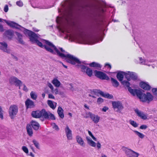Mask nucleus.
I'll return each mask as SVG.
<instances>
[{
	"instance_id": "obj_1",
	"label": "nucleus",
	"mask_w": 157,
	"mask_h": 157,
	"mask_svg": "<svg viewBox=\"0 0 157 157\" xmlns=\"http://www.w3.org/2000/svg\"><path fill=\"white\" fill-rule=\"evenodd\" d=\"M25 32L29 36L30 41L33 43H36L40 47L44 48L47 51L52 54H55L53 50L51 48H53L56 52L57 54L62 58H65L67 62L73 65L81 64V62L79 60L73 56L69 54L65 55L63 53H60L56 47L49 41L45 40H44V43L48 46V47L45 45H43L42 43L37 39L39 36L37 34L35 33L28 29H26L25 30Z\"/></svg>"
},
{
	"instance_id": "obj_2",
	"label": "nucleus",
	"mask_w": 157,
	"mask_h": 157,
	"mask_svg": "<svg viewBox=\"0 0 157 157\" xmlns=\"http://www.w3.org/2000/svg\"><path fill=\"white\" fill-rule=\"evenodd\" d=\"M121 82V84L123 85L128 88V91L132 94L133 96L136 95L142 102H147L149 103L153 100V97L150 93L147 92L146 94L143 93L139 90L132 89L130 87V83L128 81L124 80Z\"/></svg>"
},
{
	"instance_id": "obj_3",
	"label": "nucleus",
	"mask_w": 157,
	"mask_h": 157,
	"mask_svg": "<svg viewBox=\"0 0 157 157\" xmlns=\"http://www.w3.org/2000/svg\"><path fill=\"white\" fill-rule=\"evenodd\" d=\"M33 117L36 118L42 117L46 119L55 120L56 118L54 115L49 112H47L45 109H42L41 111L36 110L32 112Z\"/></svg>"
},
{
	"instance_id": "obj_4",
	"label": "nucleus",
	"mask_w": 157,
	"mask_h": 157,
	"mask_svg": "<svg viewBox=\"0 0 157 157\" xmlns=\"http://www.w3.org/2000/svg\"><path fill=\"white\" fill-rule=\"evenodd\" d=\"M94 73L96 77L101 80H108L109 79L108 76L102 71L95 70L94 71Z\"/></svg>"
},
{
	"instance_id": "obj_5",
	"label": "nucleus",
	"mask_w": 157,
	"mask_h": 157,
	"mask_svg": "<svg viewBox=\"0 0 157 157\" xmlns=\"http://www.w3.org/2000/svg\"><path fill=\"white\" fill-rule=\"evenodd\" d=\"M18 110V107L16 105H11L9 108V116L12 119L14 118V117L17 113Z\"/></svg>"
},
{
	"instance_id": "obj_6",
	"label": "nucleus",
	"mask_w": 157,
	"mask_h": 157,
	"mask_svg": "<svg viewBox=\"0 0 157 157\" xmlns=\"http://www.w3.org/2000/svg\"><path fill=\"white\" fill-rule=\"evenodd\" d=\"M86 114L87 116L85 117V118H87L90 117L93 121L95 123H97L99 122L100 117L98 115L93 114L90 112L86 113Z\"/></svg>"
},
{
	"instance_id": "obj_7",
	"label": "nucleus",
	"mask_w": 157,
	"mask_h": 157,
	"mask_svg": "<svg viewBox=\"0 0 157 157\" xmlns=\"http://www.w3.org/2000/svg\"><path fill=\"white\" fill-rule=\"evenodd\" d=\"M9 82L10 83L15 84L16 86H19V89H20V86L22 84L21 80L15 77H11L9 79Z\"/></svg>"
},
{
	"instance_id": "obj_8",
	"label": "nucleus",
	"mask_w": 157,
	"mask_h": 157,
	"mask_svg": "<svg viewBox=\"0 0 157 157\" xmlns=\"http://www.w3.org/2000/svg\"><path fill=\"white\" fill-rule=\"evenodd\" d=\"M112 104L114 109H117L116 111L119 112L123 109V106L122 103L119 101H113Z\"/></svg>"
},
{
	"instance_id": "obj_9",
	"label": "nucleus",
	"mask_w": 157,
	"mask_h": 157,
	"mask_svg": "<svg viewBox=\"0 0 157 157\" xmlns=\"http://www.w3.org/2000/svg\"><path fill=\"white\" fill-rule=\"evenodd\" d=\"M137 75L133 72L128 71L126 75V78L128 81H130L131 79L136 80L137 79Z\"/></svg>"
},
{
	"instance_id": "obj_10",
	"label": "nucleus",
	"mask_w": 157,
	"mask_h": 157,
	"mask_svg": "<svg viewBox=\"0 0 157 157\" xmlns=\"http://www.w3.org/2000/svg\"><path fill=\"white\" fill-rule=\"evenodd\" d=\"M125 154L128 157H138L139 154L130 149L126 150Z\"/></svg>"
},
{
	"instance_id": "obj_11",
	"label": "nucleus",
	"mask_w": 157,
	"mask_h": 157,
	"mask_svg": "<svg viewBox=\"0 0 157 157\" xmlns=\"http://www.w3.org/2000/svg\"><path fill=\"white\" fill-rule=\"evenodd\" d=\"M25 103L27 109L33 108L35 106L34 102L29 98L26 100Z\"/></svg>"
},
{
	"instance_id": "obj_12",
	"label": "nucleus",
	"mask_w": 157,
	"mask_h": 157,
	"mask_svg": "<svg viewBox=\"0 0 157 157\" xmlns=\"http://www.w3.org/2000/svg\"><path fill=\"white\" fill-rule=\"evenodd\" d=\"M65 131L67 139L70 140H71L72 139V132L67 125Z\"/></svg>"
},
{
	"instance_id": "obj_13",
	"label": "nucleus",
	"mask_w": 157,
	"mask_h": 157,
	"mask_svg": "<svg viewBox=\"0 0 157 157\" xmlns=\"http://www.w3.org/2000/svg\"><path fill=\"white\" fill-rule=\"evenodd\" d=\"M140 86L145 90H148L151 89L150 86L147 83L141 82L140 83Z\"/></svg>"
},
{
	"instance_id": "obj_14",
	"label": "nucleus",
	"mask_w": 157,
	"mask_h": 157,
	"mask_svg": "<svg viewBox=\"0 0 157 157\" xmlns=\"http://www.w3.org/2000/svg\"><path fill=\"white\" fill-rule=\"evenodd\" d=\"M127 73L123 71H120L117 73V77L119 81H121L123 80L124 76L126 78Z\"/></svg>"
},
{
	"instance_id": "obj_15",
	"label": "nucleus",
	"mask_w": 157,
	"mask_h": 157,
	"mask_svg": "<svg viewBox=\"0 0 157 157\" xmlns=\"http://www.w3.org/2000/svg\"><path fill=\"white\" fill-rule=\"evenodd\" d=\"M30 123L31 127H32L34 130H37L39 129L40 125L37 122L33 120L31 121Z\"/></svg>"
},
{
	"instance_id": "obj_16",
	"label": "nucleus",
	"mask_w": 157,
	"mask_h": 157,
	"mask_svg": "<svg viewBox=\"0 0 157 157\" xmlns=\"http://www.w3.org/2000/svg\"><path fill=\"white\" fill-rule=\"evenodd\" d=\"M26 129L28 135L30 136H32L33 134V132L31 124H27L26 126Z\"/></svg>"
},
{
	"instance_id": "obj_17",
	"label": "nucleus",
	"mask_w": 157,
	"mask_h": 157,
	"mask_svg": "<svg viewBox=\"0 0 157 157\" xmlns=\"http://www.w3.org/2000/svg\"><path fill=\"white\" fill-rule=\"evenodd\" d=\"M135 112L138 116L140 117L141 119L144 120H146L147 119V116L142 112L139 111L138 109L135 110Z\"/></svg>"
},
{
	"instance_id": "obj_18",
	"label": "nucleus",
	"mask_w": 157,
	"mask_h": 157,
	"mask_svg": "<svg viewBox=\"0 0 157 157\" xmlns=\"http://www.w3.org/2000/svg\"><path fill=\"white\" fill-rule=\"evenodd\" d=\"M5 35L8 38L11 39L13 35V32L11 30H8L5 31L4 33Z\"/></svg>"
},
{
	"instance_id": "obj_19",
	"label": "nucleus",
	"mask_w": 157,
	"mask_h": 157,
	"mask_svg": "<svg viewBox=\"0 0 157 157\" xmlns=\"http://www.w3.org/2000/svg\"><path fill=\"white\" fill-rule=\"evenodd\" d=\"M90 67L95 68L98 69H100L101 66L99 63L95 62H93L89 64Z\"/></svg>"
},
{
	"instance_id": "obj_20",
	"label": "nucleus",
	"mask_w": 157,
	"mask_h": 157,
	"mask_svg": "<svg viewBox=\"0 0 157 157\" xmlns=\"http://www.w3.org/2000/svg\"><path fill=\"white\" fill-rule=\"evenodd\" d=\"M0 44L1 46H0V49L2 50L3 51L7 52V44L5 42H1Z\"/></svg>"
},
{
	"instance_id": "obj_21",
	"label": "nucleus",
	"mask_w": 157,
	"mask_h": 157,
	"mask_svg": "<svg viewBox=\"0 0 157 157\" xmlns=\"http://www.w3.org/2000/svg\"><path fill=\"white\" fill-rule=\"evenodd\" d=\"M63 112V110L61 107L59 106L57 110V113L59 116L62 119H63L64 117Z\"/></svg>"
},
{
	"instance_id": "obj_22",
	"label": "nucleus",
	"mask_w": 157,
	"mask_h": 157,
	"mask_svg": "<svg viewBox=\"0 0 157 157\" xmlns=\"http://www.w3.org/2000/svg\"><path fill=\"white\" fill-rule=\"evenodd\" d=\"M111 82L112 86L115 87H117L119 86V83L117 81L112 77L111 78Z\"/></svg>"
},
{
	"instance_id": "obj_23",
	"label": "nucleus",
	"mask_w": 157,
	"mask_h": 157,
	"mask_svg": "<svg viewBox=\"0 0 157 157\" xmlns=\"http://www.w3.org/2000/svg\"><path fill=\"white\" fill-rule=\"evenodd\" d=\"M77 142L81 146H84V143L82 138L79 136H78L76 137Z\"/></svg>"
},
{
	"instance_id": "obj_24",
	"label": "nucleus",
	"mask_w": 157,
	"mask_h": 157,
	"mask_svg": "<svg viewBox=\"0 0 157 157\" xmlns=\"http://www.w3.org/2000/svg\"><path fill=\"white\" fill-rule=\"evenodd\" d=\"M52 83L56 87H59L61 84L60 82L56 78H54Z\"/></svg>"
},
{
	"instance_id": "obj_25",
	"label": "nucleus",
	"mask_w": 157,
	"mask_h": 157,
	"mask_svg": "<svg viewBox=\"0 0 157 157\" xmlns=\"http://www.w3.org/2000/svg\"><path fill=\"white\" fill-rule=\"evenodd\" d=\"M88 144L91 146L93 147H95L96 146V143L91 140H90L87 137H86Z\"/></svg>"
},
{
	"instance_id": "obj_26",
	"label": "nucleus",
	"mask_w": 157,
	"mask_h": 157,
	"mask_svg": "<svg viewBox=\"0 0 157 157\" xmlns=\"http://www.w3.org/2000/svg\"><path fill=\"white\" fill-rule=\"evenodd\" d=\"M6 23L8 25H9L11 27H12L13 28H17V27L18 26V25L15 22H13V21H10V22L7 21L6 22Z\"/></svg>"
},
{
	"instance_id": "obj_27",
	"label": "nucleus",
	"mask_w": 157,
	"mask_h": 157,
	"mask_svg": "<svg viewBox=\"0 0 157 157\" xmlns=\"http://www.w3.org/2000/svg\"><path fill=\"white\" fill-rule=\"evenodd\" d=\"M92 92L94 94L97 95L98 96H99V94L101 95V96L103 95V92L99 90H93Z\"/></svg>"
},
{
	"instance_id": "obj_28",
	"label": "nucleus",
	"mask_w": 157,
	"mask_h": 157,
	"mask_svg": "<svg viewBox=\"0 0 157 157\" xmlns=\"http://www.w3.org/2000/svg\"><path fill=\"white\" fill-rule=\"evenodd\" d=\"M85 72L86 74L90 77H91L93 74V71L92 70L88 67L87 68Z\"/></svg>"
},
{
	"instance_id": "obj_29",
	"label": "nucleus",
	"mask_w": 157,
	"mask_h": 157,
	"mask_svg": "<svg viewBox=\"0 0 157 157\" xmlns=\"http://www.w3.org/2000/svg\"><path fill=\"white\" fill-rule=\"evenodd\" d=\"M48 104L49 107L52 109H55L56 107V105L55 106L53 101L50 100L48 101Z\"/></svg>"
},
{
	"instance_id": "obj_30",
	"label": "nucleus",
	"mask_w": 157,
	"mask_h": 157,
	"mask_svg": "<svg viewBox=\"0 0 157 157\" xmlns=\"http://www.w3.org/2000/svg\"><path fill=\"white\" fill-rule=\"evenodd\" d=\"M134 132L141 139H143L145 136L144 135L143 133H141L138 131H134Z\"/></svg>"
},
{
	"instance_id": "obj_31",
	"label": "nucleus",
	"mask_w": 157,
	"mask_h": 157,
	"mask_svg": "<svg viewBox=\"0 0 157 157\" xmlns=\"http://www.w3.org/2000/svg\"><path fill=\"white\" fill-rule=\"evenodd\" d=\"M30 96L31 98L34 100H36L37 98V95L34 92L32 91L30 93Z\"/></svg>"
},
{
	"instance_id": "obj_32",
	"label": "nucleus",
	"mask_w": 157,
	"mask_h": 157,
	"mask_svg": "<svg viewBox=\"0 0 157 157\" xmlns=\"http://www.w3.org/2000/svg\"><path fill=\"white\" fill-rule=\"evenodd\" d=\"M102 96L107 98L112 99L113 98V95L109 94L107 93L106 94H105L103 92V95H102Z\"/></svg>"
},
{
	"instance_id": "obj_33",
	"label": "nucleus",
	"mask_w": 157,
	"mask_h": 157,
	"mask_svg": "<svg viewBox=\"0 0 157 157\" xmlns=\"http://www.w3.org/2000/svg\"><path fill=\"white\" fill-rule=\"evenodd\" d=\"M129 122L130 124L134 127L136 128L138 126V124L134 121L130 120L129 121Z\"/></svg>"
},
{
	"instance_id": "obj_34",
	"label": "nucleus",
	"mask_w": 157,
	"mask_h": 157,
	"mask_svg": "<svg viewBox=\"0 0 157 157\" xmlns=\"http://www.w3.org/2000/svg\"><path fill=\"white\" fill-rule=\"evenodd\" d=\"M17 36L18 39V40L19 42L21 44H23L24 42L22 39V35L20 33H18Z\"/></svg>"
},
{
	"instance_id": "obj_35",
	"label": "nucleus",
	"mask_w": 157,
	"mask_h": 157,
	"mask_svg": "<svg viewBox=\"0 0 157 157\" xmlns=\"http://www.w3.org/2000/svg\"><path fill=\"white\" fill-rule=\"evenodd\" d=\"M87 68H88V67L83 65L80 66V68L81 71L83 72H85Z\"/></svg>"
},
{
	"instance_id": "obj_36",
	"label": "nucleus",
	"mask_w": 157,
	"mask_h": 157,
	"mask_svg": "<svg viewBox=\"0 0 157 157\" xmlns=\"http://www.w3.org/2000/svg\"><path fill=\"white\" fill-rule=\"evenodd\" d=\"M33 142L36 148H39V144L35 140H33Z\"/></svg>"
},
{
	"instance_id": "obj_37",
	"label": "nucleus",
	"mask_w": 157,
	"mask_h": 157,
	"mask_svg": "<svg viewBox=\"0 0 157 157\" xmlns=\"http://www.w3.org/2000/svg\"><path fill=\"white\" fill-rule=\"evenodd\" d=\"M103 99L101 98H99L97 100V103L98 104H100L101 103L103 102Z\"/></svg>"
},
{
	"instance_id": "obj_38",
	"label": "nucleus",
	"mask_w": 157,
	"mask_h": 157,
	"mask_svg": "<svg viewBox=\"0 0 157 157\" xmlns=\"http://www.w3.org/2000/svg\"><path fill=\"white\" fill-rule=\"evenodd\" d=\"M22 150L26 153H28L29 152L27 148L26 147L24 146L22 147Z\"/></svg>"
},
{
	"instance_id": "obj_39",
	"label": "nucleus",
	"mask_w": 157,
	"mask_h": 157,
	"mask_svg": "<svg viewBox=\"0 0 157 157\" xmlns=\"http://www.w3.org/2000/svg\"><path fill=\"white\" fill-rule=\"evenodd\" d=\"M152 91L155 95L157 96V88H154L152 89Z\"/></svg>"
},
{
	"instance_id": "obj_40",
	"label": "nucleus",
	"mask_w": 157,
	"mask_h": 157,
	"mask_svg": "<svg viewBox=\"0 0 157 157\" xmlns=\"http://www.w3.org/2000/svg\"><path fill=\"white\" fill-rule=\"evenodd\" d=\"M17 5L19 6H23V2L21 1H18L16 2Z\"/></svg>"
},
{
	"instance_id": "obj_41",
	"label": "nucleus",
	"mask_w": 157,
	"mask_h": 157,
	"mask_svg": "<svg viewBox=\"0 0 157 157\" xmlns=\"http://www.w3.org/2000/svg\"><path fill=\"white\" fill-rule=\"evenodd\" d=\"M147 125L145 124H142L140 127V128L142 129H145L147 128Z\"/></svg>"
},
{
	"instance_id": "obj_42",
	"label": "nucleus",
	"mask_w": 157,
	"mask_h": 157,
	"mask_svg": "<svg viewBox=\"0 0 157 157\" xmlns=\"http://www.w3.org/2000/svg\"><path fill=\"white\" fill-rule=\"evenodd\" d=\"M8 9L9 8L8 5H5L4 9V12H7L8 10Z\"/></svg>"
},
{
	"instance_id": "obj_43",
	"label": "nucleus",
	"mask_w": 157,
	"mask_h": 157,
	"mask_svg": "<svg viewBox=\"0 0 157 157\" xmlns=\"http://www.w3.org/2000/svg\"><path fill=\"white\" fill-rule=\"evenodd\" d=\"M48 87L51 89L53 91L54 88L52 84L50 83H48Z\"/></svg>"
},
{
	"instance_id": "obj_44",
	"label": "nucleus",
	"mask_w": 157,
	"mask_h": 157,
	"mask_svg": "<svg viewBox=\"0 0 157 157\" xmlns=\"http://www.w3.org/2000/svg\"><path fill=\"white\" fill-rule=\"evenodd\" d=\"M105 67H107V68L109 69H110L111 68V66L110 64L109 63H106L105 65Z\"/></svg>"
},
{
	"instance_id": "obj_45",
	"label": "nucleus",
	"mask_w": 157,
	"mask_h": 157,
	"mask_svg": "<svg viewBox=\"0 0 157 157\" xmlns=\"http://www.w3.org/2000/svg\"><path fill=\"white\" fill-rule=\"evenodd\" d=\"M108 109V108L107 107L104 106L103 108L102 111L103 112H105Z\"/></svg>"
},
{
	"instance_id": "obj_46",
	"label": "nucleus",
	"mask_w": 157,
	"mask_h": 157,
	"mask_svg": "<svg viewBox=\"0 0 157 157\" xmlns=\"http://www.w3.org/2000/svg\"><path fill=\"white\" fill-rule=\"evenodd\" d=\"M54 125L53 128H55L56 130L58 131L59 130V128H58V126L56 125L55 123H54Z\"/></svg>"
},
{
	"instance_id": "obj_47",
	"label": "nucleus",
	"mask_w": 157,
	"mask_h": 157,
	"mask_svg": "<svg viewBox=\"0 0 157 157\" xmlns=\"http://www.w3.org/2000/svg\"><path fill=\"white\" fill-rule=\"evenodd\" d=\"M48 98H51L52 99H55V97L51 94H48Z\"/></svg>"
},
{
	"instance_id": "obj_48",
	"label": "nucleus",
	"mask_w": 157,
	"mask_h": 157,
	"mask_svg": "<svg viewBox=\"0 0 157 157\" xmlns=\"http://www.w3.org/2000/svg\"><path fill=\"white\" fill-rule=\"evenodd\" d=\"M101 144L99 142H98L97 144V146L98 149H100L101 147Z\"/></svg>"
},
{
	"instance_id": "obj_49",
	"label": "nucleus",
	"mask_w": 157,
	"mask_h": 157,
	"mask_svg": "<svg viewBox=\"0 0 157 157\" xmlns=\"http://www.w3.org/2000/svg\"><path fill=\"white\" fill-rule=\"evenodd\" d=\"M0 31L3 32L4 31V29L3 26L0 24Z\"/></svg>"
},
{
	"instance_id": "obj_50",
	"label": "nucleus",
	"mask_w": 157,
	"mask_h": 157,
	"mask_svg": "<svg viewBox=\"0 0 157 157\" xmlns=\"http://www.w3.org/2000/svg\"><path fill=\"white\" fill-rule=\"evenodd\" d=\"M23 86L24 88L23 89V90H24L25 91H27L28 90L27 89V88L26 86L25 85V84H23Z\"/></svg>"
},
{
	"instance_id": "obj_51",
	"label": "nucleus",
	"mask_w": 157,
	"mask_h": 157,
	"mask_svg": "<svg viewBox=\"0 0 157 157\" xmlns=\"http://www.w3.org/2000/svg\"><path fill=\"white\" fill-rule=\"evenodd\" d=\"M0 118L2 119H3V112L0 113Z\"/></svg>"
},
{
	"instance_id": "obj_52",
	"label": "nucleus",
	"mask_w": 157,
	"mask_h": 157,
	"mask_svg": "<svg viewBox=\"0 0 157 157\" xmlns=\"http://www.w3.org/2000/svg\"><path fill=\"white\" fill-rule=\"evenodd\" d=\"M54 91H55V94H58V90L56 88L55 89Z\"/></svg>"
},
{
	"instance_id": "obj_53",
	"label": "nucleus",
	"mask_w": 157,
	"mask_h": 157,
	"mask_svg": "<svg viewBox=\"0 0 157 157\" xmlns=\"http://www.w3.org/2000/svg\"><path fill=\"white\" fill-rule=\"evenodd\" d=\"M59 49H60V51L62 52H65V51L63 50L62 48H59Z\"/></svg>"
},
{
	"instance_id": "obj_54",
	"label": "nucleus",
	"mask_w": 157,
	"mask_h": 157,
	"mask_svg": "<svg viewBox=\"0 0 157 157\" xmlns=\"http://www.w3.org/2000/svg\"><path fill=\"white\" fill-rule=\"evenodd\" d=\"M92 138L95 141H97L96 138L93 135L92 136H91Z\"/></svg>"
},
{
	"instance_id": "obj_55",
	"label": "nucleus",
	"mask_w": 157,
	"mask_h": 157,
	"mask_svg": "<svg viewBox=\"0 0 157 157\" xmlns=\"http://www.w3.org/2000/svg\"><path fill=\"white\" fill-rule=\"evenodd\" d=\"M88 133L89 134V135L91 136H92L93 135L92 134V132L89 130L88 131Z\"/></svg>"
},
{
	"instance_id": "obj_56",
	"label": "nucleus",
	"mask_w": 157,
	"mask_h": 157,
	"mask_svg": "<svg viewBox=\"0 0 157 157\" xmlns=\"http://www.w3.org/2000/svg\"><path fill=\"white\" fill-rule=\"evenodd\" d=\"M84 107H85V108H86L87 109H89V107L87 106V105H86V104H85V105H84Z\"/></svg>"
},
{
	"instance_id": "obj_57",
	"label": "nucleus",
	"mask_w": 157,
	"mask_h": 157,
	"mask_svg": "<svg viewBox=\"0 0 157 157\" xmlns=\"http://www.w3.org/2000/svg\"><path fill=\"white\" fill-rule=\"evenodd\" d=\"M62 64L63 66L65 68H67V66L64 65L63 63H62Z\"/></svg>"
},
{
	"instance_id": "obj_58",
	"label": "nucleus",
	"mask_w": 157,
	"mask_h": 157,
	"mask_svg": "<svg viewBox=\"0 0 157 157\" xmlns=\"http://www.w3.org/2000/svg\"><path fill=\"white\" fill-rule=\"evenodd\" d=\"M3 111L2 110V109L1 107L0 106V113L3 112Z\"/></svg>"
},
{
	"instance_id": "obj_59",
	"label": "nucleus",
	"mask_w": 157,
	"mask_h": 157,
	"mask_svg": "<svg viewBox=\"0 0 157 157\" xmlns=\"http://www.w3.org/2000/svg\"><path fill=\"white\" fill-rule=\"evenodd\" d=\"M68 115H69L71 117H72V114L71 113H68Z\"/></svg>"
},
{
	"instance_id": "obj_60",
	"label": "nucleus",
	"mask_w": 157,
	"mask_h": 157,
	"mask_svg": "<svg viewBox=\"0 0 157 157\" xmlns=\"http://www.w3.org/2000/svg\"><path fill=\"white\" fill-rule=\"evenodd\" d=\"M80 7L82 8H85L84 6L83 5H81L80 6Z\"/></svg>"
},
{
	"instance_id": "obj_61",
	"label": "nucleus",
	"mask_w": 157,
	"mask_h": 157,
	"mask_svg": "<svg viewBox=\"0 0 157 157\" xmlns=\"http://www.w3.org/2000/svg\"><path fill=\"white\" fill-rule=\"evenodd\" d=\"M45 94L44 93H43L42 94V97L43 98H44V97H45Z\"/></svg>"
},
{
	"instance_id": "obj_62",
	"label": "nucleus",
	"mask_w": 157,
	"mask_h": 157,
	"mask_svg": "<svg viewBox=\"0 0 157 157\" xmlns=\"http://www.w3.org/2000/svg\"><path fill=\"white\" fill-rule=\"evenodd\" d=\"M101 157H107L105 155H102Z\"/></svg>"
},
{
	"instance_id": "obj_63",
	"label": "nucleus",
	"mask_w": 157,
	"mask_h": 157,
	"mask_svg": "<svg viewBox=\"0 0 157 157\" xmlns=\"http://www.w3.org/2000/svg\"><path fill=\"white\" fill-rule=\"evenodd\" d=\"M92 97L94 98H95V97L94 96H92Z\"/></svg>"
},
{
	"instance_id": "obj_64",
	"label": "nucleus",
	"mask_w": 157,
	"mask_h": 157,
	"mask_svg": "<svg viewBox=\"0 0 157 157\" xmlns=\"http://www.w3.org/2000/svg\"><path fill=\"white\" fill-rule=\"evenodd\" d=\"M2 22V20L1 18H0V22Z\"/></svg>"
}]
</instances>
